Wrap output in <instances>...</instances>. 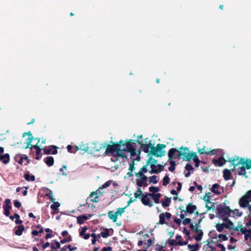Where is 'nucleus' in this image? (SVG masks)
<instances>
[{
    "label": "nucleus",
    "mask_w": 251,
    "mask_h": 251,
    "mask_svg": "<svg viewBox=\"0 0 251 251\" xmlns=\"http://www.w3.org/2000/svg\"><path fill=\"white\" fill-rule=\"evenodd\" d=\"M232 212L238 217H241L243 214L242 212H240L238 209H235L234 210H232Z\"/></svg>",
    "instance_id": "obj_54"
},
{
    "label": "nucleus",
    "mask_w": 251,
    "mask_h": 251,
    "mask_svg": "<svg viewBox=\"0 0 251 251\" xmlns=\"http://www.w3.org/2000/svg\"><path fill=\"white\" fill-rule=\"evenodd\" d=\"M219 239L218 240V242H221L223 241H226L228 239L226 235L223 234H219L218 236Z\"/></svg>",
    "instance_id": "obj_45"
},
{
    "label": "nucleus",
    "mask_w": 251,
    "mask_h": 251,
    "mask_svg": "<svg viewBox=\"0 0 251 251\" xmlns=\"http://www.w3.org/2000/svg\"><path fill=\"white\" fill-rule=\"evenodd\" d=\"M168 243L170 246H176L178 245H181V243H177V241H176L174 239H169L168 241Z\"/></svg>",
    "instance_id": "obj_43"
},
{
    "label": "nucleus",
    "mask_w": 251,
    "mask_h": 251,
    "mask_svg": "<svg viewBox=\"0 0 251 251\" xmlns=\"http://www.w3.org/2000/svg\"><path fill=\"white\" fill-rule=\"evenodd\" d=\"M226 161L223 155L220 157L218 159H213L212 160V163L216 165L218 164L219 166H222L224 165L226 163Z\"/></svg>",
    "instance_id": "obj_16"
},
{
    "label": "nucleus",
    "mask_w": 251,
    "mask_h": 251,
    "mask_svg": "<svg viewBox=\"0 0 251 251\" xmlns=\"http://www.w3.org/2000/svg\"><path fill=\"white\" fill-rule=\"evenodd\" d=\"M68 152L71 153H75L79 150V148L77 146H72L71 145H68L67 147Z\"/></svg>",
    "instance_id": "obj_31"
},
{
    "label": "nucleus",
    "mask_w": 251,
    "mask_h": 251,
    "mask_svg": "<svg viewBox=\"0 0 251 251\" xmlns=\"http://www.w3.org/2000/svg\"><path fill=\"white\" fill-rule=\"evenodd\" d=\"M58 148L54 146V145H51L49 147H45L43 150V152L46 154H51L53 155L56 154L58 152L57 151Z\"/></svg>",
    "instance_id": "obj_9"
},
{
    "label": "nucleus",
    "mask_w": 251,
    "mask_h": 251,
    "mask_svg": "<svg viewBox=\"0 0 251 251\" xmlns=\"http://www.w3.org/2000/svg\"><path fill=\"white\" fill-rule=\"evenodd\" d=\"M217 231L219 232H222L225 227V224H217L216 226Z\"/></svg>",
    "instance_id": "obj_47"
},
{
    "label": "nucleus",
    "mask_w": 251,
    "mask_h": 251,
    "mask_svg": "<svg viewBox=\"0 0 251 251\" xmlns=\"http://www.w3.org/2000/svg\"><path fill=\"white\" fill-rule=\"evenodd\" d=\"M24 178L28 181H34L35 180V177L34 175L30 176L28 173H26L24 175Z\"/></svg>",
    "instance_id": "obj_38"
},
{
    "label": "nucleus",
    "mask_w": 251,
    "mask_h": 251,
    "mask_svg": "<svg viewBox=\"0 0 251 251\" xmlns=\"http://www.w3.org/2000/svg\"><path fill=\"white\" fill-rule=\"evenodd\" d=\"M148 166V165H147V164L145 165H144L142 168H140L139 172L135 173V175L137 176V175H139V174H140L141 173L145 175V174L148 172V169H147Z\"/></svg>",
    "instance_id": "obj_36"
},
{
    "label": "nucleus",
    "mask_w": 251,
    "mask_h": 251,
    "mask_svg": "<svg viewBox=\"0 0 251 251\" xmlns=\"http://www.w3.org/2000/svg\"><path fill=\"white\" fill-rule=\"evenodd\" d=\"M223 177L226 180L230 179L231 178V171L228 169H225L223 171Z\"/></svg>",
    "instance_id": "obj_25"
},
{
    "label": "nucleus",
    "mask_w": 251,
    "mask_h": 251,
    "mask_svg": "<svg viewBox=\"0 0 251 251\" xmlns=\"http://www.w3.org/2000/svg\"><path fill=\"white\" fill-rule=\"evenodd\" d=\"M197 232L198 233V234L196 236H194L193 238L196 241H200L202 239V236L203 235V232L202 230L199 229H198V231Z\"/></svg>",
    "instance_id": "obj_30"
},
{
    "label": "nucleus",
    "mask_w": 251,
    "mask_h": 251,
    "mask_svg": "<svg viewBox=\"0 0 251 251\" xmlns=\"http://www.w3.org/2000/svg\"><path fill=\"white\" fill-rule=\"evenodd\" d=\"M101 193L99 191V189L97 190L95 192H92L89 197L91 198V201L93 202H97L99 201V196L98 194H100Z\"/></svg>",
    "instance_id": "obj_15"
},
{
    "label": "nucleus",
    "mask_w": 251,
    "mask_h": 251,
    "mask_svg": "<svg viewBox=\"0 0 251 251\" xmlns=\"http://www.w3.org/2000/svg\"><path fill=\"white\" fill-rule=\"evenodd\" d=\"M160 188L158 187L151 186L149 188V191L151 193L150 194H156V193L160 191Z\"/></svg>",
    "instance_id": "obj_42"
},
{
    "label": "nucleus",
    "mask_w": 251,
    "mask_h": 251,
    "mask_svg": "<svg viewBox=\"0 0 251 251\" xmlns=\"http://www.w3.org/2000/svg\"><path fill=\"white\" fill-rule=\"evenodd\" d=\"M123 151H124L123 150H122L121 148H119L116 151L115 154H114V156L118 157L127 158V157L125 153H124Z\"/></svg>",
    "instance_id": "obj_22"
},
{
    "label": "nucleus",
    "mask_w": 251,
    "mask_h": 251,
    "mask_svg": "<svg viewBox=\"0 0 251 251\" xmlns=\"http://www.w3.org/2000/svg\"><path fill=\"white\" fill-rule=\"evenodd\" d=\"M36 156L35 157V159H36V160L40 159L42 156L41 150L37 151H36Z\"/></svg>",
    "instance_id": "obj_61"
},
{
    "label": "nucleus",
    "mask_w": 251,
    "mask_h": 251,
    "mask_svg": "<svg viewBox=\"0 0 251 251\" xmlns=\"http://www.w3.org/2000/svg\"><path fill=\"white\" fill-rule=\"evenodd\" d=\"M156 167H157L156 164H151V171H149V172L151 174L154 173V172H155V171L157 170Z\"/></svg>",
    "instance_id": "obj_55"
},
{
    "label": "nucleus",
    "mask_w": 251,
    "mask_h": 251,
    "mask_svg": "<svg viewBox=\"0 0 251 251\" xmlns=\"http://www.w3.org/2000/svg\"><path fill=\"white\" fill-rule=\"evenodd\" d=\"M137 177H139V179H136V184L140 183V182H148V177L145 176L144 174H140L139 175L136 176Z\"/></svg>",
    "instance_id": "obj_17"
},
{
    "label": "nucleus",
    "mask_w": 251,
    "mask_h": 251,
    "mask_svg": "<svg viewBox=\"0 0 251 251\" xmlns=\"http://www.w3.org/2000/svg\"><path fill=\"white\" fill-rule=\"evenodd\" d=\"M88 219V217L86 215H83L77 217V222L78 224L81 225L84 223V221Z\"/></svg>",
    "instance_id": "obj_26"
},
{
    "label": "nucleus",
    "mask_w": 251,
    "mask_h": 251,
    "mask_svg": "<svg viewBox=\"0 0 251 251\" xmlns=\"http://www.w3.org/2000/svg\"><path fill=\"white\" fill-rule=\"evenodd\" d=\"M109 218L113 222L115 223L117 222L118 215L116 212H114L113 211H109L108 213Z\"/></svg>",
    "instance_id": "obj_20"
},
{
    "label": "nucleus",
    "mask_w": 251,
    "mask_h": 251,
    "mask_svg": "<svg viewBox=\"0 0 251 251\" xmlns=\"http://www.w3.org/2000/svg\"><path fill=\"white\" fill-rule=\"evenodd\" d=\"M88 228L86 226H84L82 228L81 230L79 232V235L80 236H83L85 234V232L87 230Z\"/></svg>",
    "instance_id": "obj_57"
},
{
    "label": "nucleus",
    "mask_w": 251,
    "mask_h": 251,
    "mask_svg": "<svg viewBox=\"0 0 251 251\" xmlns=\"http://www.w3.org/2000/svg\"><path fill=\"white\" fill-rule=\"evenodd\" d=\"M251 202V190L248 191L239 201L240 206L242 208L248 207L249 202Z\"/></svg>",
    "instance_id": "obj_5"
},
{
    "label": "nucleus",
    "mask_w": 251,
    "mask_h": 251,
    "mask_svg": "<svg viewBox=\"0 0 251 251\" xmlns=\"http://www.w3.org/2000/svg\"><path fill=\"white\" fill-rule=\"evenodd\" d=\"M148 195L149 197H151L154 201V202L155 203H159L160 201V198L161 196V195L160 193H156V194H149Z\"/></svg>",
    "instance_id": "obj_19"
},
{
    "label": "nucleus",
    "mask_w": 251,
    "mask_h": 251,
    "mask_svg": "<svg viewBox=\"0 0 251 251\" xmlns=\"http://www.w3.org/2000/svg\"><path fill=\"white\" fill-rule=\"evenodd\" d=\"M44 161L49 166L51 167L54 164V159L52 156H48L44 158Z\"/></svg>",
    "instance_id": "obj_24"
},
{
    "label": "nucleus",
    "mask_w": 251,
    "mask_h": 251,
    "mask_svg": "<svg viewBox=\"0 0 251 251\" xmlns=\"http://www.w3.org/2000/svg\"><path fill=\"white\" fill-rule=\"evenodd\" d=\"M0 160L4 164H8L10 161V155L8 153H5L0 155Z\"/></svg>",
    "instance_id": "obj_21"
},
{
    "label": "nucleus",
    "mask_w": 251,
    "mask_h": 251,
    "mask_svg": "<svg viewBox=\"0 0 251 251\" xmlns=\"http://www.w3.org/2000/svg\"><path fill=\"white\" fill-rule=\"evenodd\" d=\"M149 194L148 193L144 194L141 198V201L144 205L152 207L153 204L152 202L150 201V200L149 198V196L148 195Z\"/></svg>",
    "instance_id": "obj_12"
},
{
    "label": "nucleus",
    "mask_w": 251,
    "mask_h": 251,
    "mask_svg": "<svg viewBox=\"0 0 251 251\" xmlns=\"http://www.w3.org/2000/svg\"><path fill=\"white\" fill-rule=\"evenodd\" d=\"M172 217V215L170 213L166 212L165 213H160L159 215V221L157 223L158 225H164L166 224L168 225L167 222H166V219L167 221H170L171 218Z\"/></svg>",
    "instance_id": "obj_6"
},
{
    "label": "nucleus",
    "mask_w": 251,
    "mask_h": 251,
    "mask_svg": "<svg viewBox=\"0 0 251 251\" xmlns=\"http://www.w3.org/2000/svg\"><path fill=\"white\" fill-rule=\"evenodd\" d=\"M135 163L134 161L133 160L131 163H129V170L131 172H133L135 170V167L134 166Z\"/></svg>",
    "instance_id": "obj_56"
},
{
    "label": "nucleus",
    "mask_w": 251,
    "mask_h": 251,
    "mask_svg": "<svg viewBox=\"0 0 251 251\" xmlns=\"http://www.w3.org/2000/svg\"><path fill=\"white\" fill-rule=\"evenodd\" d=\"M180 219H178L177 218H175L174 219V222L176 223L177 225L179 226L180 224L181 223V220L183 219L185 217L184 214L181 213L179 215Z\"/></svg>",
    "instance_id": "obj_40"
},
{
    "label": "nucleus",
    "mask_w": 251,
    "mask_h": 251,
    "mask_svg": "<svg viewBox=\"0 0 251 251\" xmlns=\"http://www.w3.org/2000/svg\"><path fill=\"white\" fill-rule=\"evenodd\" d=\"M188 248L191 249L190 251H198L199 250L200 246L198 243L195 245L187 244Z\"/></svg>",
    "instance_id": "obj_35"
},
{
    "label": "nucleus",
    "mask_w": 251,
    "mask_h": 251,
    "mask_svg": "<svg viewBox=\"0 0 251 251\" xmlns=\"http://www.w3.org/2000/svg\"><path fill=\"white\" fill-rule=\"evenodd\" d=\"M172 198L166 197L164 200H162L161 204L163 207H168L171 203Z\"/></svg>",
    "instance_id": "obj_27"
},
{
    "label": "nucleus",
    "mask_w": 251,
    "mask_h": 251,
    "mask_svg": "<svg viewBox=\"0 0 251 251\" xmlns=\"http://www.w3.org/2000/svg\"><path fill=\"white\" fill-rule=\"evenodd\" d=\"M166 147V145L163 144L159 143L155 147L153 145L151 148V154L156 157L164 156L166 154V151L163 149Z\"/></svg>",
    "instance_id": "obj_3"
},
{
    "label": "nucleus",
    "mask_w": 251,
    "mask_h": 251,
    "mask_svg": "<svg viewBox=\"0 0 251 251\" xmlns=\"http://www.w3.org/2000/svg\"><path fill=\"white\" fill-rule=\"evenodd\" d=\"M134 142H137L139 144H140V149H142L144 152L151 153V151L150 149H151V148H152L153 146L151 144H143V141H140L138 140H135Z\"/></svg>",
    "instance_id": "obj_10"
},
{
    "label": "nucleus",
    "mask_w": 251,
    "mask_h": 251,
    "mask_svg": "<svg viewBox=\"0 0 251 251\" xmlns=\"http://www.w3.org/2000/svg\"><path fill=\"white\" fill-rule=\"evenodd\" d=\"M60 204L58 202H54L51 205L50 208L54 211H55L58 209V207L60 206Z\"/></svg>",
    "instance_id": "obj_50"
},
{
    "label": "nucleus",
    "mask_w": 251,
    "mask_h": 251,
    "mask_svg": "<svg viewBox=\"0 0 251 251\" xmlns=\"http://www.w3.org/2000/svg\"><path fill=\"white\" fill-rule=\"evenodd\" d=\"M80 149L82 151H84V152H87L90 153H92L93 151H98L100 150V149H96L95 150H90V148L88 147V145H81L80 147Z\"/></svg>",
    "instance_id": "obj_18"
},
{
    "label": "nucleus",
    "mask_w": 251,
    "mask_h": 251,
    "mask_svg": "<svg viewBox=\"0 0 251 251\" xmlns=\"http://www.w3.org/2000/svg\"><path fill=\"white\" fill-rule=\"evenodd\" d=\"M24 230V226L23 225H20L17 226V229L15 231V233L18 236H21Z\"/></svg>",
    "instance_id": "obj_29"
},
{
    "label": "nucleus",
    "mask_w": 251,
    "mask_h": 251,
    "mask_svg": "<svg viewBox=\"0 0 251 251\" xmlns=\"http://www.w3.org/2000/svg\"><path fill=\"white\" fill-rule=\"evenodd\" d=\"M170 182V178L169 177L168 174H166L165 176L163 177L162 180V185L163 186H167Z\"/></svg>",
    "instance_id": "obj_39"
},
{
    "label": "nucleus",
    "mask_w": 251,
    "mask_h": 251,
    "mask_svg": "<svg viewBox=\"0 0 251 251\" xmlns=\"http://www.w3.org/2000/svg\"><path fill=\"white\" fill-rule=\"evenodd\" d=\"M157 167H158V169H157L156 171H155V172H154L155 174H158L160 172H161L164 169V166L162 165H158Z\"/></svg>",
    "instance_id": "obj_60"
},
{
    "label": "nucleus",
    "mask_w": 251,
    "mask_h": 251,
    "mask_svg": "<svg viewBox=\"0 0 251 251\" xmlns=\"http://www.w3.org/2000/svg\"><path fill=\"white\" fill-rule=\"evenodd\" d=\"M217 210L218 215L221 217L223 220L226 217H228L232 210L229 206H225L224 205H219L217 207Z\"/></svg>",
    "instance_id": "obj_4"
},
{
    "label": "nucleus",
    "mask_w": 251,
    "mask_h": 251,
    "mask_svg": "<svg viewBox=\"0 0 251 251\" xmlns=\"http://www.w3.org/2000/svg\"><path fill=\"white\" fill-rule=\"evenodd\" d=\"M198 151L200 154H209L210 150H209L208 148H206V147L204 146L201 149H199Z\"/></svg>",
    "instance_id": "obj_33"
},
{
    "label": "nucleus",
    "mask_w": 251,
    "mask_h": 251,
    "mask_svg": "<svg viewBox=\"0 0 251 251\" xmlns=\"http://www.w3.org/2000/svg\"><path fill=\"white\" fill-rule=\"evenodd\" d=\"M110 142L111 143L112 145H107L106 143L105 144L104 147H106V151L104 153L105 155L115 153L117 150L119 149V145H116L115 142H113L112 141Z\"/></svg>",
    "instance_id": "obj_7"
},
{
    "label": "nucleus",
    "mask_w": 251,
    "mask_h": 251,
    "mask_svg": "<svg viewBox=\"0 0 251 251\" xmlns=\"http://www.w3.org/2000/svg\"><path fill=\"white\" fill-rule=\"evenodd\" d=\"M191 159H192L195 163V167H198L200 165V160L198 158V156L196 152L191 151L189 152L188 155H187V158H186L185 160L190 161Z\"/></svg>",
    "instance_id": "obj_8"
},
{
    "label": "nucleus",
    "mask_w": 251,
    "mask_h": 251,
    "mask_svg": "<svg viewBox=\"0 0 251 251\" xmlns=\"http://www.w3.org/2000/svg\"><path fill=\"white\" fill-rule=\"evenodd\" d=\"M196 209L197 206L190 202L186 205V210L185 211V215H186L187 213L192 214Z\"/></svg>",
    "instance_id": "obj_14"
},
{
    "label": "nucleus",
    "mask_w": 251,
    "mask_h": 251,
    "mask_svg": "<svg viewBox=\"0 0 251 251\" xmlns=\"http://www.w3.org/2000/svg\"><path fill=\"white\" fill-rule=\"evenodd\" d=\"M176 239L177 240V243H182L181 245H178L179 246L187 245L188 244V242L183 241L181 236L180 235H177L176 237Z\"/></svg>",
    "instance_id": "obj_34"
},
{
    "label": "nucleus",
    "mask_w": 251,
    "mask_h": 251,
    "mask_svg": "<svg viewBox=\"0 0 251 251\" xmlns=\"http://www.w3.org/2000/svg\"><path fill=\"white\" fill-rule=\"evenodd\" d=\"M144 194L140 188H138L137 191L134 193V197L136 199H141Z\"/></svg>",
    "instance_id": "obj_32"
},
{
    "label": "nucleus",
    "mask_w": 251,
    "mask_h": 251,
    "mask_svg": "<svg viewBox=\"0 0 251 251\" xmlns=\"http://www.w3.org/2000/svg\"><path fill=\"white\" fill-rule=\"evenodd\" d=\"M201 221V220H200L198 223H196L195 226L193 225V224H192L190 223V224H190L189 227L191 229H193L194 232H195V233H197V232L198 231L199 224L200 223Z\"/></svg>",
    "instance_id": "obj_37"
},
{
    "label": "nucleus",
    "mask_w": 251,
    "mask_h": 251,
    "mask_svg": "<svg viewBox=\"0 0 251 251\" xmlns=\"http://www.w3.org/2000/svg\"><path fill=\"white\" fill-rule=\"evenodd\" d=\"M180 150H177L176 148H171L168 151L169 159H176L182 157L183 160H186L187 155L188 153V148L187 147H181L179 148Z\"/></svg>",
    "instance_id": "obj_2"
},
{
    "label": "nucleus",
    "mask_w": 251,
    "mask_h": 251,
    "mask_svg": "<svg viewBox=\"0 0 251 251\" xmlns=\"http://www.w3.org/2000/svg\"><path fill=\"white\" fill-rule=\"evenodd\" d=\"M182 220H183L182 224L184 225H186L187 224H190V223L191 222V220L188 218H184Z\"/></svg>",
    "instance_id": "obj_59"
},
{
    "label": "nucleus",
    "mask_w": 251,
    "mask_h": 251,
    "mask_svg": "<svg viewBox=\"0 0 251 251\" xmlns=\"http://www.w3.org/2000/svg\"><path fill=\"white\" fill-rule=\"evenodd\" d=\"M112 182V180H111L107 181L105 183H104L103 185H102L101 186H100L99 187V190L100 189H103L104 188H106L109 187L110 185V184H111Z\"/></svg>",
    "instance_id": "obj_49"
},
{
    "label": "nucleus",
    "mask_w": 251,
    "mask_h": 251,
    "mask_svg": "<svg viewBox=\"0 0 251 251\" xmlns=\"http://www.w3.org/2000/svg\"><path fill=\"white\" fill-rule=\"evenodd\" d=\"M91 236L93 238L92 240V244L93 245H95L97 241V236L95 233H92L91 234Z\"/></svg>",
    "instance_id": "obj_58"
},
{
    "label": "nucleus",
    "mask_w": 251,
    "mask_h": 251,
    "mask_svg": "<svg viewBox=\"0 0 251 251\" xmlns=\"http://www.w3.org/2000/svg\"><path fill=\"white\" fill-rule=\"evenodd\" d=\"M4 205H3V209L10 210L12 208V206L10 205L11 201L9 199H7L4 201Z\"/></svg>",
    "instance_id": "obj_28"
},
{
    "label": "nucleus",
    "mask_w": 251,
    "mask_h": 251,
    "mask_svg": "<svg viewBox=\"0 0 251 251\" xmlns=\"http://www.w3.org/2000/svg\"><path fill=\"white\" fill-rule=\"evenodd\" d=\"M147 165H151L152 164H157V160H155L153 158H152L151 156H150L149 158L147 161Z\"/></svg>",
    "instance_id": "obj_41"
},
{
    "label": "nucleus",
    "mask_w": 251,
    "mask_h": 251,
    "mask_svg": "<svg viewBox=\"0 0 251 251\" xmlns=\"http://www.w3.org/2000/svg\"><path fill=\"white\" fill-rule=\"evenodd\" d=\"M149 179V182L152 183L153 184H156L158 181L156 176H150Z\"/></svg>",
    "instance_id": "obj_48"
},
{
    "label": "nucleus",
    "mask_w": 251,
    "mask_h": 251,
    "mask_svg": "<svg viewBox=\"0 0 251 251\" xmlns=\"http://www.w3.org/2000/svg\"><path fill=\"white\" fill-rule=\"evenodd\" d=\"M53 241H54L55 245V246L53 245H51V246H50L51 249L52 250H56L57 249H60V244L59 242H58L56 240H54Z\"/></svg>",
    "instance_id": "obj_51"
},
{
    "label": "nucleus",
    "mask_w": 251,
    "mask_h": 251,
    "mask_svg": "<svg viewBox=\"0 0 251 251\" xmlns=\"http://www.w3.org/2000/svg\"><path fill=\"white\" fill-rule=\"evenodd\" d=\"M238 231H240L241 234H245L247 232H251V229H247L246 228H243L242 225L239 227H238Z\"/></svg>",
    "instance_id": "obj_46"
},
{
    "label": "nucleus",
    "mask_w": 251,
    "mask_h": 251,
    "mask_svg": "<svg viewBox=\"0 0 251 251\" xmlns=\"http://www.w3.org/2000/svg\"><path fill=\"white\" fill-rule=\"evenodd\" d=\"M228 161L231 163L234 168L241 165L238 169V175L244 176L246 178L248 177L246 170L251 169V159L248 158L245 159V158L242 157L239 158L238 156H235L234 157L229 158Z\"/></svg>",
    "instance_id": "obj_1"
},
{
    "label": "nucleus",
    "mask_w": 251,
    "mask_h": 251,
    "mask_svg": "<svg viewBox=\"0 0 251 251\" xmlns=\"http://www.w3.org/2000/svg\"><path fill=\"white\" fill-rule=\"evenodd\" d=\"M224 221L226 222V223L225 224V227L229 229H233L234 231H238L239 228L238 226H234V224L232 222H231L228 217L225 218L224 219Z\"/></svg>",
    "instance_id": "obj_11"
},
{
    "label": "nucleus",
    "mask_w": 251,
    "mask_h": 251,
    "mask_svg": "<svg viewBox=\"0 0 251 251\" xmlns=\"http://www.w3.org/2000/svg\"><path fill=\"white\" fill-rule=\"evenodd\" d=\"M185 168L187 171H193L194 170L193 167L190 164H187L185 167Z\"/></svg>",
    "instance_id": "obj_62"
},
{
    "label": "nucleus",
    "mask_w": 251,
    "mask_h": 251,
    "mask_svg": "<svg viewBox=\"0 0 251 251\" xmlns=\"http://www.w3.org/2000/svg\"><path fill=\"white\" fill-rule=\"evenodd\" d=\"M211 191L214 194L220 195L223 192V188L217 183H215L213 185Z\"/></svg>",
    "instance_id": "obj_13"
},
{
    "label": "nucleus",
    "mask_w": 251,
    "mask_h": 251,
    "mask_svg": "<svg viewBox=\"0 0 251 251\" xmlns=\"http://www.w3.org/2000/svg\"><path fill=\"white\" fill-rule=\"evenodd\" d=\"M72 238L71 235H69L68 237L64 238L60 241L61 244H65L67 242L72 241Z\"/></svg>",
    "instance_id": "obj_52"
},
{
    "label": "nucleus",
    "mask_w": 251,
    "mask_h": 251,
    "mask_svg": "<svg viewBox=\"0 0 251 251\" xmlns=\"http://www.w3.org/2000/svg\"><path fill=\"white\" fill-rule=\"evenodd\" d=\"M220 151L218 149H214L213 150H210L209 154L211 155H216L218 153V152Z\"/></svg>",
    "instance_id": "obj_64"
},
{
    "label": "nucleus",
    "mask_w": 251,
    "mask_h": 251,
    "mask_svg": "<svg viewBox=\"0 0 251 251\" xmlns=\"http://www.w3.org/2000/svg\"><path fill=\"white\" fill-rule=\"evenodd\" d=\"M133 140L130 139L126 144V149H123L124 151L128 152L133 149H135L136 147L132 144Z\"/></svg>",
    "instance_id": "obj_23"
},
{
    "label": "nucleus",
    "mask_w": 251,
    "mask_h": 251,
    "mask_svg": "<svg viewBox=\"0 0 251 251\" xmlns=\"http://www.w3.org/2000/svg\"><path fill=\"white\" fill-rule=\"evenodd\" d=\"M126 208V206L125 207L119 208L117 209V211H116V212L118 215H121L125 212V210Z\"/></svg>",
    "instance_id": "obj_53"
},
{
    "label": "nucleus",
    "mask_w": 251,
    "mask_h": 251,
    "mask_svg": "<svg viewBox=\"0 0 251 251\" xmlns=\"http://www.w3.org/2000/svg\"><path fill=\"white\" fill-rule=\"evenodd\" d=\"M100 235L103 238H106L109 236V230L108 228H105L104 231L100 233Z\"/></svg>",
    "instance_id": "obj_44"
},
{
    "label": "nucleus",
    "mask_w": 251,
    "mask_h": 251,
    "mask_svg": "<svg viewBox=\"0 0 251 251\" xmlns=\"http://www.w3.org/2000/svg\"><path fill=\"white\" fill-rule=\"evenodd\" d=\"M14 205L16 207L18 208L21 206V202L17 200L14 201Z\"/></svg>",
    "instance_id": "obj_63"
}]
</instances>
